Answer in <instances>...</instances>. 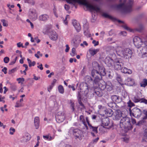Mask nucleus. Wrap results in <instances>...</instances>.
I'll list each match as a JSON object with an SVG mask.
<instances>
[{
  "label": "nucleus",
  "mask_w": 147,
  "mask_h": 147,
  "mask_svg": "<svg viewBox=\"0 0 147 147\" xmlns=\"http://www.w3.org/2000/svg\"><path fill=\"white\" fill-rule=\"evenodd\" d=\"M107 51L109 53L114 55L116 52L118 56L126 59L131 58L133 53L132 51L129 48H124L117 44L115 47L112 46L108 47Z\"/></svg>",
  "instance_id": "f257e3e1"
},
{
  "label": "nucleus",
  "mask_w": 147,
  "mask_h": 147,
  "mask_svg": "<svg viewBox=\"0 0 147 147\" xmlns=\"http://www.w3.org/2000/svg\"><path fill=\"white\" fill-rule=\"evenodd\" d=\"M93 69L91 72L92 76L94 78L95 82L96 80H99L102 78V76H104L106 74L104 67L100 66L96 62H94L92 64Z\"/></svg>",
  "instance_id": "f03ea898"
},
{
  "label": "nucleus",
  "mask_w": 147,
  "mask_h": 147,
  "mask_svg": "<svg viewBox=\"0 0 147 147\" xmlns=\"http://www.w3.org/2000/svg\"><path fill=\"white\" fill-rule=\"evenodd\" d=\"M120 126L121 128L127 129H128L132 128L130 123V118L127 117H123L121 120Z\"/></svg>",
  "instance_id": "7ed1b4c3"
},
{
  "label": "nucleus",
  "mask_w": 147,
  "mask_h": 147,
  "mask_svg": "<svg viewBox=\"0 0 147 147\" xmlns=\"http://www.w3.org/2000/svg\"><path fill=\"white\" fill-rule=\"evenodd\" d=\"M136 125L142 127L144 131L143 140L147 142V125L146 121L143 119L139 121Z\"/></svg>",
  "instance_id": "20e7f679"
},
{
  "label": "nucleus",
  "mask_w": 147,
  "mask_h": 147,
  "mask_svg": "<svg viewBox=\"0 0 147 147\" xmlns=\"http://www.w3.org/2000/svg\"><path fill=\"white\" fill-rule=\"evenodd\" d=\"M133 0H129L128 3L125 5L123 3L119 4L118 7L121 9L124 12L128 13L132 11V7L133 4Z\"/></svg>",
  "instance_id": "39448f33"
},
{
  "label": "nucleus",
  "mask_w": 147,
  "mask_h": 147,
  "mask_svg": "<svg viewBox=\"0 0 147 147\" xmlns=\"http://www.w3.org/2000/svg\"><path fill=\"white\" fill-rule=\"evenodd\" d=\"M134 44L136 47L139 48L144 44L147 43V41L144 42L141 38L138 36H135L133 38Z\"/></svg>",
  "instance_id": "423d86ee"
},
{
  "label": "nucleus",
  "mask_w": 147,
  "mask_h": 147,
  "mask_svg": "<svg viewBox=\"0 0 147 147\" xmlns=\"http://www.w3.org/2000/svg\"><path fill=\"white\" fill-rule=\"evenodd\" d=\"M86 122H84L83 121V124L84 125V127L83 126V129H86V131L87 132L88 131L87 130L88 129V126L90 129H92L93 131L95 132L96 133H97L98 132L97 127H94L91 125L90 123L88 118L87 117L86 118Z\"/></svg>",
  "instance_id": "0eeeda50"
},
{
  "label": "nucleus",
  "mask_w": 147,
  "mask_h": 147,
  "mask_svg": "<svg viewBox=\"0 0 147 147\" xmlns=\"http://www.w3.org/2000/svg\"><path fill=\"white\" fill-rule=\"evenodd\" d=\"M129 114L131 116H133L136 118H139L141 116L142 113L140 109L135 107L132 110L130 109Z\"/></svg>",
  "instance_id": "6e6552de"
},
{
  "label": "nucleus",
  "mask_w": 147,
  "mask_h": 147,
  "mask_svg": "<svg viewBox=\"0 0 147 147\" xmlns=\"http://www.w3.org/2000/svg\"><path fill=\"white\" fill-rule=\"evenodd\" d=\"M70 130L71 131H72L73 134L76 137V139L78 138L80 140L82 139V134L83 133L82 130L78 129H74L73 127L71 128Z\"/></svg>",
  "instance_id": "1a4fd4ad"
},
{
  "label": "nucleus",
  "mask_w": 147,
  "mask_h": 147,
  "mask_svg": "<svg viewBox=\"0 0 147 147\" xmlns=\"http://www.w3.org/2000/svg\"><path fill=\"white\" fill-rule=\"evenodd\" d=\"M113 65L115 69L120 70L123 65V63L121 61L119 58H116L114 59Z\"/></svg>",
  "instance_id": "9d476101"
},
{
  "label": "nucleus",
  "mask_w": 147,
  "mask_h": 147,
  "mask_svg": "<svg viewBox=\"0 0 147 147\" xmlns=\"http://www.w3.org/2000/svg\"><path fill=\"white\" fill-rule=\"evenodd\" d=\"M65 118L64 113L61 112H58L55 116L56 120L57 122L59 123L63 122Z\"/></svg>",
  "instance_id": "9b49d317"
},
{
  "label": "nucleus",
  "mask_w": 147,
  "mask_h": 147,
  "mask_svg": "<svg viewBox=\"0 0 147 147\" xmlns=\"http://www.w3.org/2000/svg\"><path fill=\"white\" fill-rule=\"evenodd\" d=\"M101 78H102L99 80H98V81L96 80V82H94V79L93 82V84H97L99 88L101 90H105V89L106 87V83L103 80H100L101 79Z\"/></svg>",
  "instance_id": "f8f14e48"
},
{
  "label": "nucleus",
  "mask_w": 147,
  "mask_h": 147,
  "mask_svg": "<svg viewBox=\"0 0 147 147\" xmlns=\"http://www.w3.org/2000/svg\"><path fill=\"white\" fill-rule=\"evenodd\" d=\"M47 32L49 33L51 39L53 40H57L58 38L57 35L55 32L54 31H51L50 32V30L47 29Z\"/></svg>",
  "instance_id": "ddd939ff"
},
{
  "label": "nucleus",
  "mask_w": 147,
  "mask_h": 147,
  "mask_svg": "<svg viewBox=\"0 0 147 147\" xmlns=\"http://www.w3.org/2000/svg\"><path fill=\"white\" fill-rule=\"evenodd\" d=\"M86 6L90 11L92 13L93 12H100V9L97 6H94L90 4H87Z\"/></svg>",
  "instance_id": "4468645a"
},
{
  "label": "nucleus",
  "mask_w": 147,
  "mask_h": 147,
  "mask_svg": "<svg viewBox=\"0 0 147 147\" xmlns=\"http://www.w3.org/2000/svg\"><path fill=\"white\" fill-rule=\"evenodd\" d=\"M81 41L80 37L79 36H77L72 40L71 41V45L73 47L76 48L80 43Z\"/></svg>",
  "instance_id": "2eb2a0df"
},
{
  "label": "nucleus",
  "mask_w": 147,
  "mask_h": 147,
  "mask_svg": "<svg viewBox=\"0 0 147 147\" xmlns=\"http://www.w3.org/2000/svg\"><path fill=\"white\" fill-rule=\"evenodd\" d=\"M69 4H71L74 5L76 8L77 6L76 5V3L81 5H83V0H65Z\"/></svg>",
  "instance_id": "dca6fc26"
},
{
  "label": "nucleus",
  "mask_w": 147,
  "mask_h": 147,
  "mask_svg": "<svg viewBox=\"0 0 147 147\" xmlns=\"http://www.w3.org/2000/svg\"><path fill=\"white\" fill-rule=\"evenodd\" d=\"M105 62L106 64L110 67L113 66L114 61L113 59L109 56H107L105 59Z\"/></svg>",
  "instance_id": "f3484780"
},
{
  "label": "nucleus",
  "mask_w": 147,
  "mask_h": 147,
  "mask_svg": "<svg viewBox=\"0 0 147 147\" xmlns=\"http://www.w3.org/2000/svg\"><path fill=\"white\" fill-rule=\"evenodd\" d=\"M125 84L127 85L131 86L135 84L134 80L130 78H127L125 81Z\"/></svg>",
  "instance_id": "a211bd4d"
},
{
  "label": "nucleus",
  "mask_w": 147,
  "mask_h": 147,
  "mask_svg": "<svg viewBox=\"0 0 147 147\" xmlns=\"http://www.w3.org/2000/svg\"><path fill=\"white\" fill-rule=\"evenodd\" d=\"M72 24L77 32H79L81 28L80 24L77 22L75 20H72Z\"/></svg>",
  "instance_id": "6ab92c4d"
},
{
  "label": "nucleus",
  "mask_w": 147,
  "mask_h": 147,
  "mask_svg": "<svg viewBox=\"0 0 147 147\" xmlns=\"http://www.w3.org/2000/svg\"><path fill=\"white\" fill-rule=\"evenodd\" d=\"M83 95L82 92L81 91L78 92L77 98L78 103L80 105L83 106V104L81 100L82 99V97Z\"/></svg>",
  "instance_id": "aec40b11"
},
{
  "label": "nucleus",
  "mask_w": 147,
  "mask_h": 147,
  "mask_svg": "<svg viewBox=\"0 0 147 147\" xmlns=\"http://www.w3.org/2000/svg\"><path fill=\"white\" fill-rule=\"evenodd\" d=\"M29 14L30 16L34 18V20L37 18V15L36 13V10L34 9H30L29 11Z\"/></svg>",
  "instance_id": "412c9836"
},
{
  "label": "nucleus",
  "mask_w": 147,
  "mask_h": 147,
  "mask_svg": "<svg viewBox=\"0 0 147 147\" xmlns=\"http://www.w3.org/2000/svg\"><path fill=\"white\" fill-rule=\"evenodd\" d=\"M115 119L116 120L119 119L122 117V113L121 111L119 110H117L115 111Z\"/></svg>",
  "instance_id": "4be33fe9"
},
{
  "label": "nucleus",
  "mask_w": 147,
  "mask_h": 147,
  "mask_svg": "<svg viewBox=\"0 0 147 147\" xmlns=\"http://www.w3.org/2000/svg\"><path fill=\"white\" fill-rule=\"evenodd\" d=\"M121 71L122 73L127 74H131L132 73L131 70L128 69L125 67H122L121 69Z\"/></svg>",
  "instance_id": "5701e85b"
},
{
  "label": "nucleus",
  "mask_w": 147,
  "mask_h": 147,
  "mask_svg": "<svg viewBox=\"0 0 147 147\" xmlns=\"http://www.w3.org/2000/svg\"><path fill=\"white\" fill-rule=\"evenodd\" d=\"M99 51L98 49H94L90 48L89 50V51L90 54L92 56L97 53Z\"/></svg>",
  "instance_id": "b1692460"
},
{
  "label": "nucleus",
  "mask_w": 147,
  "mask_h": 147,
  "mask_svg": "<svg viewBox=\"0 0 147 147\" xmlns=\"http://www.w3.org/2000/svg\"><path fill=\"white\" fill-rule=\"evenodd\" d=\"M106 88L107 90L109 91L113 89V86L111 83L109 81H108L106 84Z\"/></svg>",
  "instance_id": "393cba45"
},
{
  "label": "nucleus",
  "mask_w": 147,
  "mask_h": 147,
  "mask_svg": "<svg viewBox=\"0 0 147 147\" xmlns=\"http://www.w3.org/2000/svg\"><path fill=\"white\" fill-rule=\"evenodd\" d=\"M85 83L87 85V86L89 85L88 84L91 82H92V80L90 77L89 76H86L84 78Z\"/></svg>",
  "instance_id": "a878e982"
},
{
  "label": "nucleus",
  "mask_w": 147,
  "mask_h": 147,
  "mask_svg": "<svg viewBox=\"0 0 147 147\" xmlns=\"http://www.w3.org/2000/svg\"><path fill=\"white\" fill-rule=\"evenodd\" d=\"M34 123L36 129H38L39 128V119L38 117H35L34 119Z\"/></svg>",
  "instance_id": "bb28decb"
},
{
  "label": "nucleus",
  "mask_w": 147,
  "mask_h": 147,
  "mask_svg": "<svg viewBox=\"0 0 147 147\" xmlns=\"http://www.w3.org/2000/svg\"><path fill=\"white\" fill-rule=\"evenodd\" d=\"M31 138L30 135L28 133H26L23 137V141L24 142H26L28 141Z\"/></svg>",
  "instance_id": "cd10ccee"
},
{
  "label": "nucleus",
  "mask_w": 147,
  "mask_h": 147,
  "mask_svg": "<svg viewBox=\"0 0 147 147\" xmlns=\"http://www.w3.org/2000/svg\"><path fill=\"white\" fill-rule=\"evenodd\" d=\"M49 18V16L46 14L42 15L39 16V18L40 20L45 21L47 20Z\"/></svg>",
  "instance_id": "c85d7f7f"
},
{
  "label": "nucleus",
  "mask_w": 147,
  "mask_h": 147,
  "mask_svg": "<svg viewBox=\"0 0 147 147\" xmlns=\"http://www.w3.org/2000/svg\"><path fill=\"white\" fill-rule=\"evenodd\" d=\"M144 28V26L143 24H140L138 25L137 27L135 30L139 32H141Z\"/></svg>",
  "instance_id": "c756f323"
},
{
  "label": "nucleus",
  "mask_w": 147,
  "mask_h": 147,
  "mask_svg": "<svg viewBox=\"0 0 147 147\" xmlns=\"http://www.w3.org/2000/svg\"><path fill=\"white\" fill-rule=\"evenodd\" d=\"M110 122L109 119L108 118H107L105 119L102 122V125L105 126H107L109 125Z\"/></svg>",
  "instance_id": "7c9ffc66"
},
{
  "label": "nucleus",
  "mask_w": 147,
  "mask_h": 147,
  "mask_svg": "<svg viewBox=\"0 0 147 147\" xmlns=\"http://www.w3.org/2000/svg\"><path fill=\"white\" fill-rule=\"evenodd\" d=\"M140 86L141 87H145L147 85V80L144 79L140 83Z\"/></svg>",
  "instance_id": "2f4dec72"
},
{
  "label": "nucleus",
  "mask_w": 147,
  "mask_h": 147,
  "mask_svg": "<svg viewBox=\"0 0 147 147\" xmlns=\"http://www.w3.org/2000/svg\"><path fill=\"white\" fill-rule=\"evenodd\" d=\"M111 98L113 101H115L116 102H119V97L117 95H113L112 96Z\"/></svg>",
  "instance_id": "473e14b6"
},
{
  "label": "nucleus",
  "mask_w": 147,
  "mask_h": 147,
  "mask_svg": "<svg viewBox=\"0 0 147 147\" xmlns=\"http://www.w3.org/2000/svg\"><path fill=\"white\" fill-rule=\"evenodd\" d=\"M116 79L118 82L121 85H123V84L121 83L122 81V79L121 76L118 74H117L116 76Z\"/></svg>",
  "instance_id": "72a5a7b5"
},
{
  "label": "nucleus",
  "mask_w": 147,
  "mask_h": 147,
  "mask_svg": "<svg viewBox=\"0 0 147 147\" xmlns=\"http://www.w3.org/2000/svg\"><path fill=\"white\" fill-rule=\"evenodd\" d=\"M142 115L143 116V119H147V110H144L142 111Z\"/></svg>",
  "instance_id": "f704fd0d"
},
{
  "label": "nucleus",
  "mask_w": 147,
  "mask_h": 147,
  "mask_svg": "<svg viewBox=\"0 0 147 147\" xmlns=\"http://www.w3.org/2000/svg\"><path fill=\"white\" fill-rule=\"evenodd\" d=\"M58 90L59 92L60 93L63 94L64 92V89L63 88L61 85H60L58 86Z\"/></svg>",
  "instance_id": "c9c22d12"
},
{
  "label": "nucleus",
  "mask_w": 147,
  "mask_h": 147,
  "mask_svg": "<svg viewBox=\"0 0 147 147\" xmlns=\"http://www.w3.org/2000/svg\"><path fill=\"white\" fill-rule=\"evenodd\" d=\"M70 55L72 57L74 56L75 55L77 54V53L76 52V49L74 47H73L71 50V52L70 53Z\"/></svg>",
  "instance_id": "e433bc0d"
},
{
  "label": "nucleus",
  "mask_w": 147,
  "mask_h": 147,
  "mask_svg": "<svg viewBox=\"0 0 147 147\" xmlns=\"http://www.w3.org/2000/svg\"><path fill=\"white\" fill-rule=\"evenodd\" d=\"M43 138L45 139L48 140H51L53 139V138L49 135L43 136Z\"/></svg>",
  "instance_id": "4c0bfd02"
},
{
  "label": "nucleus",
  "mask_w": 147,
  "mask_h": 147,
  "mask_svg": "<svg viewBox=\"0 0 147 147\" xmlns=\"http://www.w3.org/2000/svg\"><path fill=\"white\" fill-rule=\"evenodd\" d=\"M107 115L109 117L111 116L113 114V112L111 109H109L107 111Z\"/></svg>",
  "instance_id": "58836bf2"
},
{
  "label": "nucleus",
  "mask_w": 147,
  "mask_h": 147,
  "mask_svg": "<svg viewBox=\"0 0 147 147\" xmlns=\"http://www.w3.org/2000/svg\"><path fill=\"white\" fill-rule=\"evenodd\" d=\"M123 28H125V29L127 30L129 32H134V30L131 29V28L128 27L126 25H124L123 26Z\"/></svg>",
  "instance_id": "ea45409f"
},
{
  "label": "nucleus",
  "mask_w": 147,
  "mask_h": 147,
  "mask_svg": "<svg viewBox=\"0 0 147 147\" xmlns=\"http://www.w3.org/2000/svg\"><path fill=\"white\" fill-rule=\"evenodd\" d=\"M25 2L28 3L32 5H34L35 3L34 0H25Z\"/></svg>",
  "instance_id": "a19ab883"
},
{
  "label": "nucleus",
  "mask_w": 147,
  "mask_h": 147,
  "mask_svg": "<svg viewBox=\"0 0 147 147\" xmlns=\"http://www.w3.org/2000/svg\"><path fill=\"white\" fill-rule=\"evenodd\" d=\"M140 99L137 96H135L133 99V100L135 102H140Z\"/></svg>",
  "instance_id": "79ce46f5"
},
{
  "label": "nucleus",
  "mask_w": 147,
  "mask_h": 147,
  "mask_svg": "<svg viewBox=\"0 0 147 147\" xmlns=\"http://www.w3.org/2000/svg\"><path fill=\"white\" fill-rule=\"evenodd\" d=\"M70 107L73 111H74L75 110L74 106L75 104L74 102H73L71 100H70Z\"/></svg>",
  "instance_id": "37998d69"
},
{
  "label": "nucleus",
  "mask_w": 147,
  "mask_h": 147,
  "mask_svg": "<svg viewBox=\"0 0 147 147\" xmlns=\"http://www.w3.org/2000/svg\"><path fill=\"white\" fill-rule=\"evenodd\" d=\"M94 93L96 95L99 97H101L102 95V94L101 91H96L95 90L94 91Z\"/></svg>",
  "instance_id": "c03bdc74"
},
{
  "label": "nucleus",
  "mask_w": 147,
  "mask_h": 147,
  "mask_svg": "<svg viewBox=\"0 0 147 147\" xmlns=\"http://www.w3.org/2000/svg\"><path fill=\"white\" fill-rule=\"evenodd\" d=\"M23 67H25V70L23 71V72L24 73V74L25 75H26V71L28 70V66L26 64H24L23 65Z\"/></svg>",
  "instance_id": "a18cd8bd"
},
{
  "label": "nucleus",
  "mask_w": 147,
  "mask_h": 147,
  "mask_svg": "<svg viewBox=\"0 0 147 147\" xmlns=\"http://www.w3.org/2000/svg\"><path fill=\"white\" fill-rule=\"evenodd\" d=\"M127 104L128 105V106L130 107H131L134 106V103L130 100H129L127 102Z\"/></svg>",
  "instance_id": "49530a36"
},
{
  "label": "nucleus",
  "mask_w": 147,
  "mask_h": 147,
  "mask_svg": "<svg viewBox=\"0 0 147 147\" xmlns=\"http://www.w3.org/2000/svg\"><path fill=\"white\" fill-rule=\"evenodd\" d=\"M10 88L11 89L14 91H15L17 89V86L14 84L11 85Z\"/></svg>",
  "instance_id": "de8ad7c7"
},
{
  "label": "nucleus",
  "mask_w": 147,
  "mask_h": 147,
  "mask_svg": "<svg viewBox=\"0 0 147 147\" xmlns=\"http://www.w3.org/2000/svg\"><path fill=\"white\" fill-rule=\"evenodd\" d=\"M86 90L84 91V95L85 96H87L88 94V87L89 86L88 85L86 86Z\"/></svg>",
  "instance_id": "09e8293b"
},
{
  "label": "nucleus",
  "mask_w": 147,
  "mask_h": 147,
  "mask_svg": "<svg viewBox=\"0 0 147 147\" xmlns=\"http://www.w3.org/2000/svg\"><path fill=\"white\" fill-rule=\"evenodd\" d=\"M1 22L3 23V25L4 26H7L8 25L6 23V21L5 19H2L1 20Z\"/></svg>",
  "instance_id": "8fccbe9b"
},
{
  "label": "nucleus",
  "mask_w": 147,
  "mask_h": 147,
  "mask_svg": "<svg viewBox=\"0 0 147 147\" xmlns=\"http://www.w3.org/2000/svg\"><path fill=\"white\" fill-rule=\"evenodd\" d=\"M9 134L11 135H13L15 131V129L13 127H11L9 129Z\"/></svg>",
  "instance_id": "3c124183"
},
{
  "label": "nucleus",
  "mask_w": 147,
  "mask_h": 147,
  "mask_svg": "<svg viewBox=\"0 0 147 147\" xmlns=\"http://www.w3.org/2000/svg\"><path fill=\"white\" fill-rule=\"evenodd\" d=\"M16 70V68H13L11 70H9L8 72V74H11L12 73H14Z\"/></svg>",
  "instance_id": "603ef678"
},
{
  "label": "nucleus",
  "mask_w": 147,
  "mask_h": 147,
  "mask_svg": "<svg viewBox=\"0 0 147 147\" xmlns=\"http://www.w3.org/2000/svg\"><path fill=\"white\" fill-rule=\"evenodd\" d=\"M9 61V58L7 57H5L4 58L3 61L5 63H8Z\"/></svg>",
  "instance_id": "864d4df0"
},
{
  "label": "nucleus",
  "mask_w": 147,
  "mask_h": 147,
  "mask_svg": "<svg viewBox=\"0 0 147 147\" xmlns=\"http://www.w3.org/2000/svg\"><path fill=\"white\" fill-rule=\"evenodd\" d=\"M147 57V50H146L145 52L142 53L141 57Z\"/></svg>",
  "instance_id": "5fc2aeb1"
},
{
  "label": "nucleus",
  "mask_w": 147,
  "mask_h": 147,
  "mask_svg": "<svg viewBox=\"0 0 147 147\" xmlns=\"http://www.w3.org/2000/svg\"><path fill=\"white\" fill-rule=\"evenodd\" d=\"M17 80L18 81V83H20L21 82H24V79L23 78H19L17 79Z\"/></svg>",
  "instance_id": "6e6d98bb"
},
{
  "label": "nucleus",
  "mask_w": 147,
  "mask_h": 147,
  "mask_svg": "<svg viewBox=\"0 0 147 147\" xmlns=\"http://www.w3.org/2000/svg\"><path fill=\"white\" fill-rule=\"evenodd\" d=\"M140 102H143L145 104H147V100L143 98H141Z\"/></svg>",
  "instance_id": "4d7b16f0"
},
{
  "label": "nucleus",
  "mask_w": 147,
  "mask_h": 147,
  "mask_svg": "<svg viewBox=\"0 0 147 147\" xmlns=\"http://www.w3.org/2000/svg\"><path fill=\"white\" fill-rule=\"evenodd\" d=\"M17 45L18 47H22V48L24 47L22 43H21V42H19L17 43ZM25 48H26V47H24Z\"/></svg>",
  "instance_id": "13d9d810"
},
{
  "label": "nucleus",
  "mask_w": 147,
  "mask_h": 147,
  "mask_svg": "<svg viewBox=\"0 0 147 147\" xmlns=\"http://www.w3.org/2000/svg\"><path fill=\"white\" fill-rule=\"evenodd\" d=\"M98 109H99V110L98 111V112H99V111L102 110H105V108L104 107H102L101 105H99L98 106Z\"/></svg>",
  "instance_id": "bf43d9fd"
},
{
  "label": "nucleus",
  "mask_w": 147,
  "mask_h": 147,
  "mask_svg": "<svg viewBox=\"0 0 147 147\" xmlns=\"http://www.w3.org/2000/svg\"><path fill=\"white\" fill-rule=\"evenodd\" d=\"M27 61H28V65H29V67H31V63H32V61H31V60H30L29 58H27Z\"/></svg>",
  "instance_id": "052dcab7"
},
{
  "label": "nucleus",
  "mask_w": 147,
  "mask_h": 147,
  "mask_svg": "<svg viewBox=\"0 0 147 147\" xmlns=\"http://www.w3.org/2000/svg\"><path fill=\"white\" fill-rule=\"evenodd\" d=\"M92 43L94 44V46H96L98 44V41H96L95 40H93L92 42Z\"/></svg>",
  "instance_id": "680f3d73"
},
{
  "label": "nucleus",
  "mask_w": 147,
  "mask_h": 147,
  "mask_svg": "<svg viewBox=\"0 0 147 147\" xmlns=\"http://www.w3.org/2000/svg\"><path fill=\"white\" fill-rule=\"evenodd\" d=\"M7 68L6 67H4V68L2 69V71L4 72L5 74H6L7 73Z\"/></svg>",
  "instance_id": "e2e57ef3"
},
{
  "label": "nucleus",
  "mask_w": 147,
  "mask_h": 147,
  "mask_svg": "<svg viewBox=\"0 0 147 147\" xmlns=\"http://www.w3.org/2000/svg\"><path fill=\"white\" fill-rule=\"evenodd\" d=\"M74 126H78L79 128H80V129H82V128L80 127L81 125L80 124H78L77 123H74Z\"/></svg>",
  "instance_id": "0e129e2a"
},
{
  "label": "nucleus",
  "mask_w": 147,
  "mask_h": 147,
  "mask_svg": "<svg viewBox=\"0 0 147 147\" xmlns=\"http://www.w3.org/2000/svg\"><path fill=\"white\" fill-rule=\"evenodd\" d=\"M66 46V49H65V52L66 53H67L69 51V46L68 45H66L65 46Z\"/></svg>",
  "instance_id": "69168bd1"
},
{
  "label": "nucleus",
  "mask_w": 147,
  "mask_h": 147,
  "mask_svg": "<svg viewBox=\"0 0 147 147\" xmlns=\"http://www.w3.org/2000/svg\"><path fill=\"white\" fill-rule=\"evenodd\" d=\"M21 106V105L19 103V101H18L16 103V105L15 106V107H19Z\"/></svg>",
  "instance_id": "338daca9"
},
{
  "label": "nucleus",
  "mask_w": 147,
  "mask_h": 147,
  "mask_svg": "<svg viewBox=\"0 0 147 147\" xmlns=\"http://www.w3.org/2000/svg\"><path fill=\"white\" fill-rule=\"evenodd\" d=\"M121 35L124 36H126L127 35V32L125 31H124L121 32Z\"/></svg>",
  "instance_id": "774afa93"
}]
</instances>
